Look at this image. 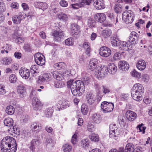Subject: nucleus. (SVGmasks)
<instances>
[{
	"mask_svg": "<svg viewBox=\"0 0 152 152\" xmlns=\"http://www.w3.org/2000/svg\"><path fill=\"white\" fill-rule=\"evenodd\" d=\"M82 81L70 80L67 82L68 88H70L73 95L75 96H80L85 91L84 84L88 85L90 82V79L88 74L83 75Z\"/></svg>",
	"mask_w": 152,
	"mask_h": 152,
	"instance_id": "nucleus-1",
	"label": "nucleus"
},
{
	"mask_svg": "<svg viewBox=\"0 0 152 152\" xmlns=\"http://www.w3.org/2000/svg\"><path fill=\"white\" fill-rule=\"evenodd\" d=\"M144 88L140 84H135L131 91V96L134 100L140 102L142 99V95L144 93Z\"/></svg>",
	"mask_w": 152,
	"mask_h": 152,
	"instance_id": "nucleus-2",
	"label": "nucleus"
},
{
	"mask_svg": "<svg viewBox=\"0 0 152 152\" xmlns=\"http://www.w3.org/2000/svg\"><path fill=\"white\" fill-rule=\"evenodd\" d=\"M122 16L123 19H124L125 22L128 24L132 23L134 19V15L130 10L124 12Z\"/></svg>",
	"mask_w": 152,
	"mask_h": 152,
	"instance_id": "nucleus-3",
	"label": "nucleus"
},
{
	"mask_svg": "<svg viewBox=\"0 0 152 152\" xmlns=\"http://www.w3.org/2000/svg\"><path fill=\"white\" fill-rule=\"evenodd\" d=\"M16 141L15 139L12 137L7 136L4 138L1 141L2 148H10L11 145L13 144V142Z\"/></svg>",
	"mask_w": 152,
	"mask_h": 152,
	"instance_id": "nucleus-4",
	"label": "nucleus"
},
{
	"mask_svg": "<svg viewBox=\"0 0 152 152\" xmlns=\"http://www.w3.org/2000/svg\"><path fill=\"white\" fill-rule=\"evenodd\" d=\"M101 110L104 113L110 112L114 108V104L112 102L104 101L101 104Z\"/></svg>",
	"mask_w": 152,
	"mask_h": 152,
	"instance_id": "nucleus-5",
	"label": "nucleus"
},
{
	"mask_svg": "<svg viewBox=\"0 0 152 152\" xmlns=\"http://www.w3.org/2000/svg\"><path fill=\"white\" fill-rule=\"evenodd\" d=\"M70 31L72 36H78L80 32V27L76 23H71L70 26Z\"/></svg>",
	"mask_w": 152,
	"mask_h": 152,
	"instance_id": "nucleus-6",
	"label": "nucleus"
},
{
	"mask_svg": "<svg viewBox=\"0 0 152 152\" xmlns=\"http://www.w3.org/2000/svg\"><path fill=\"white\" fill-rule=\"evenodd\" d=\"M32 107L34 110L40 111L42 109L43 104L36 97H34L32 103Z\"/></svg>",
	"mask_w": 152,
	"mask_h": 152,
	"instance_id": "nucleus-7",
	"label": "nucleus"
},
{
	"mask_svg": "<svg viewBox=\"0 0 152 152\" xmlns=\"http://www.w3.org/2000/svg\"><path fill=\"white\" fill-rule=\"evenodd\" d=\"M109 137L115 140L118 139L117 135H119V133H117V128L115 124H111L110 126Z\"/></svg>",
	"mask_w": 152,
	"mask_h": 152,
	"instance_id": "nucleus-8",
	"label": "nucleus"
},
{
	"mask_svg": "<svg viewBox=\"0 0 152 152\" xmlns=\"http://www.w3.org/2000/svg\"><path fill=\"white\" fill-rule=\"evenodd\" d=\"M34 60L38 65L42 66L45 64V58L44 56L40 53H36L34 55Z\"/></svg>",
	"mask_w": 152,
	"mask_h": 152,
	"instance_id": "nucleus-9",
	"label": "nucleus"
},
{
	"mask_svg": "<svg viewBox=\"0 0 152 152\" xmlns=\"http://www.w3.org/2000/svg\"><path fill=\"white\" fill-rule=\"evenodd\" d=\"M51 75L50 73H45L42 76H39L37 81L38 83L41 84L45 82L50 81L51 80Z\"/></svg>",
	"mask_w": 152,
	"mask_h": 152,
	"instance_id": "nucleus-10",
	"label": "nucleus"
},
{
	"mask_svg": "<svg viewBox=\"0 0 152 152\" xmlns=\"http://www.w3.org/2000/svg\"><path fill=\"white\" fill-rule=\"evenodd\" d=\"M133 45L129 40L127 42L121 41L119 48L122 50H130L132 49Z\"/></svg>",
	"mask_w": 152,
	"mask_h": 152,
	"instance_id": "nucleus-11",
	"label": "nucleus"
},
{
	"mask_svg": "<svg viewBox=\"0 0 152 152\" xmlns=\"http://www.w3.org/2000/svg\"><path fill=\"white\" fill-rule=\"evenodd\" d=\"M99 54L104 57H107L110 56L111 53L110 49L106 46L101 47L99 50Z\"/></svg>",
	"mask_w": 152,
	"mask_h": 152,
	"instance_id": "nucleus-12",
	"label": "nucleus"
},
{
	"mask_svg": "<svg viewBox=\"0 0 152 152\" xmlns=\"http://www.w3.org/2000/svg\"><path fill=\"white\" fill-rule=\"evenodd\" d=\"M95 72V75L97 76L98 78H100L104 77L107 75L108 72H109L108 69L105 66L102 68L100 70L98 69Z\"/></svg>",
	"mask_w": 152,
	"mask_h": 152,
	"instance_id": "nucleus-13",
	"label": "nucleus"
},
{
	"mask_svg": "<svg viewBox=\"0 0 152 152\" xmlns=\"http://www.w3.org/2000/svg\"><path fill=\"white\" fill-rule=\"evenodd\" d=\"M58 104L60 105L59 107L58 108L59 111L66 108L71 105V103L69 101L64 99L59 101Z\"/></svg>",
	"mask_w": 152,
	"mask_h": 152,
	"instance_id": "nucleus-14",
	"label": "nucleus"
},
{
	"mask_svg": "<svg viewBox=\"0 0 152 152\" xmlns=\"http://www.w3.org/2000/svg\"><path fill=\"white\" fill-rule=\"evenodd\" d=\"M138 37V34L136 32L132 31L130 33L129 40L131 42L132 44L134 45L137 43Z\"/></svg>",
	"mask_w": 152,
	"mask_h": 152,
	"instance_id": "nucleus-15",
	"label": "nucleus"
},
{
	"mask_svg": "<svg viewBox=\"0 0 152 152\" xmlns=\"http://www.w3.org/2000/svg\"><path fill=\"white\" fill-rule=\"evenodd\" d=\"M98 62L97 60L95 58L91 59L90 61L89 64V68L91 71L96 69L97 71Z\"/></svg>",
	"mask_w": 152,
	"mask_h": 152,
	"instance_id": "nucleus-16",
	"label": "nucleus"
},
{
	"mask_svg": "<svg viewBox=\"0 0 152 152\" xmlns=\"http://www.w3.org/2000/svg\"><path fill=\"white\" fill-rule=\"evenodd\" d=\"M118 66L121 70L123 71L128 70L129 67V63L125 61H119Z\"/></svg>",
	"mask_w": 152,
	"mask_h": 152,
	"instance_id": "nucleus-17",
	"label": "nucleus"
},
{
	"mask_svg": "<svg viewBox=\"0 0 152 152\" xmlns=\"http://www.w3.org/2000/svg\"><path fill=\"white\" fill-rule=\"evenodd\" d=\"M94 5L96 8L101 10L105 8L104 1L103 0H93Z\"/></svg>",
	"mask_w": 152,
	"mask_h": 152,
	"instance_id": "nucleus-18",
	"label": "nucleus"
},
{
	"mask_svg": "<svg viewBox=\"0 0 152 152\" xmlns=\"http://www.w3.org/2000/svg\"><path fill=\"white\" fill-rule=\"evenodd\" d=\"M126 118L130 121H133L137 117V115L134 112L131 110H128L126 113Z\"/></svg>",
	"mask_w": 152,
	"mask_h": 152,
	"instance_id": "nucleus-19",
	"label": "nucleus"
},
{
	"mask_svg": "<svg viewBox=\"0 0 152 152\" xmlns=\"http://www.w3.org/2000/svg\"><path fill=\"white\" fill-rule=\"evenodd\" d=\"M95 20L100 23L104 21L106 19V15L102 13H96L94 16Z\"/></svg>",
	"mask_w": 152,
	"mask_h": 152,
	"instance_id": "nucleus-20",
	"label": "nucleus"
},
{
	"mask_svg": "<svg viewBox=\"0 0 152 152\" xmlns=\"http://www.w3.org/2000/svg\"><path fill=\"white\" fill-rule=\"evenodd\" d=\"M19 73L23 78L27 79L29 77L30 71L28 69L21 68L20 69Z\"/></svg>",
	"mask_w": 152,
	"mask_h": 152,
	"instance_id": "nucleus-21",
	"label": "nucleus"
},
{
	"mask_svg": "<svg viewBox=\"0 0 152 152\" xmlns=\"http://www.w3.org/2000/svg\"><path fill=\"white\" fill-rule=\"evenodd\" d=\"M24 18V17L21 13L14 16L12 20L13 23L15 24H18L21 22V20Z\"/></svg>",
	"mask_w": 152,
	"mask_h": 152,
	"instance_id": "nucleus-22",
	"label": "nucleus"
},
{
	"mask_svg": "<svg viewBox=\"0 0 152 152\" xmlns=\"http://www.w3.org/2000/svg\"><path fill=\"white\" fill-rule=\"evenodd\" d=\"M31 128L36 133L39 132L42 128L41 124L38 122L33 123L31 125Z\"/></svg>",
	"mask_w": 152,
	"mask_h": 152,
	"instance_id": "nucleus-23",
	"label": "nucleus"
},
{
	"mask_svg": "<svg viewBox=\"0 0 152 152\" xmlns=\"http://www.w3.org/2000/svg\"><path fill=\"white\" fill-rule=\"evenodd\" d=\"M86 99L87 102L91 104L94 103L96 100V96L92 93L88 94L86 95Z\"/></svg>",
	"mask_w": 152,
	"mask_h": 152,
	"instance_id": "nucleus-24",
	"label": "nucleus"
},
{
	"mask_svg": "<svg viewBox=\"0 0 152 152\" xmlns=\"http://www.w3.org/2000/svg\"><path fill=\"white\" fill-rule=\"evenodd\" d=\"M107 69H108V72L110 74H114L117 70V67L113 63H110L108 65Z\"/></svg>",
	"mask_w": 152,
	"mask_h": 152,
	"instance_id": "nucleus-25",
	"label": "nucleus"
},
{
	"mask_svg": "<svg viewBox=\"0 0 152 152\" xmlns=\"http://www.w3.org/2000/svg\"><path fill=\"white\" fill-rule=\"evenodd\" d=\"M136 66L138 69L140 70H144L146 67V63L144 60H139L136 64Z\"/></svg>",
	"mask_w": 152,
	"mask_h": 152,
	"instance_id": "nucleus-26",
	"label": "nucleus"
},
{
	"mask_svg": "<svg viewBox=\"0 0 152 152\" xmlns=\"http://www.w3.org/2000/svg\"><path fill=\"white\" fill-rule=\"evenodd\" d=\"M39 67L37 65H32L30 68L31 73L33 77H35L39 73Z\"/></svg>",
	"mask_w": 152,
	"mask_h": 152,
	"instance_id": "nucleus-27",
	"label": "nucleus"
},
{
	"mask_svg": "<svg viewBox=\"0 0 152 152\" xmlns=\"http://www.w3.org/2000/svg\"><path fill=\"white\" fill-rule=\"evenodd\" d=\"M39 142V140L37 139H33L30 143L29 148L33 152L35 151V149L37 145V143Z\"/></svg>",
	"mask_w": 152,
	"mask_h": 152,
	"instance_id": "nucleus-28",
	"label": "nucleus"
},
{
	"mask_svg": "<svg viewBox=\"0 0 152 152\" xmlns=\"http://www.w3.org/2000/svg\"><path fill=\"white\" fill-rule=\"evenodd\" d=\"M12 60L10 57H5L2 58L1 62L5 65H9L12 62Z\"/></svg>",
	"mask_w": 152,
	"mask_h": 152,
	"instance_id": "nucleus-29",
	"label": "nucleus"
},
{
	"mask_svg": "<svg viewBox=\"0 0 152 152\" xmlns=\"http://www.w3.org/2000/svg\"><path fill=\"white\" fill-rule=\"evenodd\" d=\"M92 120L95 123L99 124L101 121V118L99 114L95 113L92 116Z\"/></svg>",
	"mask_w": 152,
	"mask_h": 152,
	"instance_id": "nucleus-30",
	"label": "nucleus"
},
{
	"mask_svg": "<svg viewBox=\"0 0 152 152\" xmlns=\"http://www.w3.org/2000/svg\"><path fill=\"white\" fill-rule=\"evenodd\" d=\"M107 16L111 23L116 24L118 22L117 18H116V17L113 13H108Z\"/></svg>",
	"mask_w": 152,
	"mask_h": 152,
	"instance_id": "nucleus-31",
	"label": "nucleus"
},
{
	"mask_svg": "<svg viewBox=\"0 0 152 152\" xmlns=\"http://www.w3.org/2000/svg\"><path fill=\"white\" fill-rule=\"evenodd\" d=\"M83 48L86 50V53L88 56L90 55L91 48L89 43L87 42H85L83 45Z\"/></svg>",
	"mask_w": 152,
	"mask_h": 152,
	"instance_id": "nucleus-32",
	"label": "nucleus"
},
{
	"mask_svg": "<svg viewBox=\"0 0 152 152\" xmlns=\"http://www.w3.org/2000/svg\"><path fill=\"white\" fill-rule=\"evenodd\" d=\"M114 11L117 14L121 13L123 10L122 7L120 4H115L113 8Z\"/></svg>",
	"mask_w": 152,
	"mask_h": 152,
	"instance_id": "nucleus-33",
	"label": "nucleus"
},
{
	"mask_svg": "<svg viewBox=\"0 0 152 152\" xmlns=\"http://www.w3.org/2000/svg\"><path fill=\"white\" fill-rule=\"evenodd\" d=\"M111 33L112 32L111 30L109 28H106L103 30L102 32V36L105 38L110 36Z\"/></svg>",
	"mask_w": 152,
	"mask_h": 152,
	"instance_id": "nucleus-34",
	"label": "nucleus"
},
{
	"mask_svg": "<svg viewBox=\"0 0 152 152\" xmlns=\"http://www.w3.org/2000/svg\"><path fill=\"white\" fill-rule=\"evenodd\" d=\"M134 146L132 143H129L126 145L125 147L126 152H133L134 151Z\"/></svg>",
	"mask_w": 152,
	"mask_h": 152,
	"instance_id": "nucleus-35",
	"label": "nucleus"
},
{
	"mask_svg": "<svg viewBox=\"0 0 152 152\" xmlns=\"http://www.w3.org/2000/svg\"><path fill=\"white\" fill-rule=\"evenodd\" d=\"M111 43L113 46H117L119 47L121 42L116 37H113L111 39Z\"/></svg>",
	"mask_w": 152,
	"mask_h": 152,
	"instance_id": "nucleus-36",
	"label": "nucleus"
},
{
	"mask_svg": "<svg viewBox=\"0 0 152 152\" xmlns=\"http://www.w3.org/2000/svg\"><path fill=\"white\" fill-rule=\"evenodd\" d=\"M5 111L7 114L11 115L14 113L15 109L12 106L9 105L7 107Z\"/></svg>",
	"mask_w": 152,
	"mask_h": 152,
	"instance_id": "nucleus-37",
	"label": "nucleus"
},
{
	"mask_svg": "<svg viewBox=\"0 0 152 152\" xmlns=\"http://www.w3.org/2000/svg\"><path fill=\"white\" fill-rule=\"evenodd\" d=\"M13 123V121L10 118H6L4 120V124L6 126H12Z\"/></svg>",
	"mask_w": 152,
	"mask_h": 152,
	"instance_id": "nucleus-38",
	"label": "nucleus"
},
{
	"mask_svg": "<svg viewBox=\"0 0 152 152\" xmlns=\"http://www.w3.org/2000/svg\"><path fill=\"white\" fill-rule=\"evenodd\" d=\"M17 91L18 93L22 95H24L25 93V88L23 84L19 85L17 88Z\"/></svg>",
	"mask_w": 152,
	"mask_h": 152,
	"instance_id": "nucleus-39",
	"label": "nucleus"
},
{
	"mask_svg": "<svg viewBox=\"0 0 152 152\" xmlns=\"http://www.w3.org/2000/svg\"><path fill=\"white\" fill-rule=\"evenodd\" d=\"M125 117L122 115H120L118 117V122L119 123L121 126H124L125 123L124 119Z\"/></svg>",
	"mask_w": 152,
	"mask_h": 152,
	"instance_id": "nucleus-40",
	"label": "nucleus"
},
{
	"mask_svg": "<svg viewBox=\"0 0 152 152\" xmlns=\"http://www.w3.org/2000/svg\"><path fill=\"white\" fill-rule=\"evenodd\" d=\"M61 26L59 24L58 26V37L60 38V39H62L64 38V32L61 29H59L58 30L59 27L61 28Z\"/></svg>",
	"mask_w": 152,
	"mask_h": 152,
	"instance_id": "nucleus-41",
	"label": "nucleus"
},
{
	"mask_svg": "<svg viewBox=\"0 0 152 152\" xmlns=\"http://www.w3.org/2000/svg\"><path fill=\"white\" fill-rule=\"evenodd\" d=\"M63 151L65 152H71L72 151V147L69 144L64 145L63 146Z\"/></svg>",
	"mask_w": 152,
	"mask_h": 152,
	"instance_id": "nucleus-42",
	"label": "nucleus"
},
{
	"mask_svg": "<svg viewBox=\"0 0 152 152\" xmlns=\"http://www.w3.org/2000/svg\"><path fill=\"white\" fill-rule=\"evenodd\" d=\"M58 17L60 20L66 22L68 20L67 15L64 13H61L58 15Z\"/></svg>",
	"mask_w": 152,
	"mask_h": 152,
	"instance_id": "nucleus-43",
	"label": "nucleus"
},
{
	"mask_svg": "<svg viewBox=\"0 0 152 152\" xmlns=\"http://www.w3.org/2000/svg\"><path fill=\"white\" fill-rule=\"evenodd\" d=\"M89 143L88 139H84L81 140V145L84 148H86L88 147Z\"/></svg>",
	"mask_w": 152,
	"mask_h": 152,
	"instance_id": "nucleus-44",
	"label": "nucleus"
},
{
	"mask_svg": "<svg viewBox=\"0 0 152 152\" xmlns=\"http://www.w3.org/2000/svg\"><path fill=\"white\" fill-rule=\"evenodd\" d=\"M88 110V107L86 104H82L81 107V110L82 113L83 115H86Z\"/></svg>",
	"mask_w": 152,
	"mask_h": 152,
	"instance_id": "nucleus-45",
	"label": "nucleus"
},
{
	"mask_svg": "<svg viewBox=\"0 0 152 152\" xmlns=\"http://www.w3.org/2000/svg\"><path fill=\"white\" fill-rule=\"evenodd\" d=\"M96 24V22L92 18H90L88 20V25L91 28H92L95 26Z\"/></svg>",
	"mask_w": 152,
	"mask_h": 152,
	"instance_id": "nucleus-46",
	"label": "nucleus"
},
{
	"mask_svg": "<svg viewBox=\"0 0 152 152\" xmlns=\"http://www.w3.org/2000/svg\"><path fill=\"white\" fill-rule=\"evenodd\" d=\"M53 112V109L51 108L47 109L45 112V116L47 118L51 117Z\"/></svg>",
	"mask_w": 152,
	"mask_h": 152,
	"instance_id": "nucleus-47",
	"label": "nucleus"
},
{
	"mask_svg": "<svg viewBox=\"0 0 152 152\" xmlns=\"http://www.w3.org/2000/svg\"><path fill=\"white\" fill-rule=\"evenodd\" d=\"M144 124L142 123L138 125L137 128L139 130V132H142L143 134H144L145 132V130L146 127L143 126Z\"/></svg>",
	"mask_w": 152,
	"mask_h": 152,
	"instance_id": "nucleus-48",
	"label": "nucleus"
},
{
	"mask_svg": "<svg viewBox=\"0 0 152 152\" xmlns=\"http://www.w3.org/2000/svg\"><path fill=\"white\" fill-rule=\"evenodd\" d=\"M102 91L104 94H109L111 91L110 88L106 86H102Z\"/></svg>",
	"mask_w": 152,
	"mask_h": 152,
	"instance_id": "nucleus-49",
	"label": "nucleus"
},
{
	"mask_svg": "<svg viewBox=\"0 0 152 152\" xmlns=\"http://www.w3.org/2000/svg\"><path fill=\"white\" fill-rule=\"evenodd\" d=\"M65 43L67 45H72L73 44L74 42L72 38L70 37L65 40Z\"/></svg>",
	"mask_w": 152,
	"mask_h": 152,
	"instance_id": "nucleus-50",
	"label": "nucleus"
},
{
	"mask_svg": "<svg viewBox=\"0 0 152 152\" xmlns=\"http://www.w3.org/2000/svg\"><path fill=\"white\" fill-rule=\"evenodd\" d=\"M93 0H81L80 2L81 4L82 5V7H84L85 5H89Z\"/></svg>",
	"mask_w": 152,
	"mask_h": 152,
	"instance_id": "nucleus-51",
	"label": "nucleus"
},
{
	"mask_svg": "<svg viewBox=\"0 0 152 152\" xmlns=\"http://www.w3.org/2000/svg\"><path fill=\"white\" fill-rule=\"evenodd\" d=\"M13 144L11 145L12 148L10 149V152H16L17 149L16 141L13 142Z\"/></svg>",
	"mask_w": 152,
	"mask_h": 152,
	"instance_id": "nucleus-52",
	"label": "nucleus"
},
{
	"mask_svg": "<svg viewBox=\"0 0 152 152\" xmlns=\"http://www.w3.org/2000/svg\"><path fill=\"white\" fill-rule=\"evenodd\" d=\"M90 139L91 141L97 142L99 140L98 135L95 134H92L90 137Z\"/></svg>",
	"mask_w": 152,
	"mask_h": 152,
	"instance_id": "nucleus-53",
	"label": "nucleus"
},
{
	"mask_svg": "<svg viewBox=\"0 0 152 152\" xmlns=\"http://www.w3.org/2000/svg\"><path fill=\"white\" fill-rule=\"evenodd\" d=\"M17 78L16 75L14 74L11 75L9 77V81L12 83H14L16 82Z\"/></svg>",
	"mask_w": 152,
	"mask_h": 152,
	"instance_id": "nucleus-54",
	"label": "nucleus"
},
{
	"mask_svg": "<svg viewBox=\"0 0 152 152\" xmlns=\"http://www.w3.org/2000/svg\"><path fill=\"white\" fill-rule=\"evenodd\" d=\"M87 130L89 132H92L94 131L95 128L91 123H88L87 126Z\"/></svg>",
	"mask_w": 152,
	"mask_h": 152,
	"instance_id": "nucleus-55",
	"label": "nucleus"
},
{
	"mask_svg": "<svg viewBox=\"0 0 152 152\" xmlns=\"http://www.w3.org/2000/svg\"><path fill=\"white\" fill-rule=\"evenodd\" d=\"M132 75L133 77H136L139 79L140 78L141 74L140 73L138 72L135 70H134L132 73Z\"/></svg>",
	"mask_w": 152,
	"mask_h": 152,
	"instance_id": "nucleus-56",
	"label": "nucleus"
},
{
	"mask_svg": "<svg viewBox=\"0 0 152 152\" xmlns=\"http://www.w3.org/2000/svg\"><path fill=\"white\" fill-rule=\"evenodd\" d=\"M24 50L26 51L30 52L31 51V48L30 45L28 43L25 44L23 47Z\"/></svg>",
	"mask_w": 152,
	"mask_h": 152,
	"instance_id": "nucleus-57",
	"label": "nucleus"
},
{
	"mask_svg": "<svg viewBox=\"0 0 152 152\" xmlns=\"http://www.w3.org/2000/svg\"><path fill=\"white\" fill-rule=\"evenodd\" d=\"M50 11L52 14L53 13V15H54V14H56L57 12L56 6V5L54 6V4L53 3H52L51 4Z\"/></svg>",
	"mask_w": 152,
	"mask_h": 152,
	"instance_id": "nucleus-58",
	"label": "nucleus"
},
{
	"mask_svg": "<svg viewBox=\"0 0 152 152\" xmlns=\"http://www.w3.org/2000/svg\"><path fill=\"white\" fill-rule=\"evenodd\" d=\"M121 53L120 52L115 53L113 55V59L115 61L117 60L120 58L121 57Z\"/></svg>",
	"mask_w": 152,
	"mask_h": 152,
	"instance_id": "nucleus-59",
	"label": "nucleus"
},
{
	"mask_svg": "<svg viewBox=\"0 0 152 152\" xmlns=\"http://www.w3.org/2000/svg\"><path fill=\"white\" fill-rule=\"evenodd\" d=\"M71 142L73 144H75L77 142V134H75L72 137Z\"/></svg>",
	"mask_w": 152,
	"mask_h": 152,
	"instance_id": "nucleus-60",
	"label": "nucleus"
},
{
	"mask_svg": "<svg viewBox=\"0 0 152 152\" xmlns=\"http://www.w3.org/2000/svg\"><path fill=\"white\" fill-rule=\"evenodd\" d=\"M19 5L17 2H13L10 4V7L12 9H18Z\"/></svg>",
	"mask_w": 152,
	"mask_h": 152,
	"instance_id": "nucleus-61",
	"label": "nucleus"
},
{
	"mask_svg": "<svg viewBox=\"0 0 152 152\" xmlns=\"http://www.w3.org/2000/svg\"><path fill=\"white\" fill-rule=\"evenodd\" d=\"M6 93L5 86L2 84H0V94H4Z\"/></svg>",
	"mask_w": 152,
	"mask_h": 152,
	"instance_id": "nucleus-62",
	"label": "nucleus"
},
{
	"mask_svg": "<svg viewBox=\"0 0 152 152\" xmlns=\"http://www.w3.org/2000/svg\"><path fill=\"white\" fill-rule=\"evenodd\" d=\"M65 64L64 62H61L58 63V69H60L65 68Z\"/></svg>",
	"mask_w": 152,
	"mask_h": 152,
	"instance_id": "nucleus-63",
	"label": "nucleus"
},
{
	"mask_svg": "<svg viewBox=\"0 0 152 152\" xmlns=\"http://www.w3.org/2000/svg\"><path fill=\"white\" fill-rule=\"evenodd\" d=\"M46 142L47 145L49 144L50 145V146H53L55 142L52 140L51 138L47 139L46 140Z\"/></svg>",
	"mask_w": 152,
	"mask_h": 152,
	"instance_id": "nucleus-64",
	"label": "nucleus"
}]
</instances>
